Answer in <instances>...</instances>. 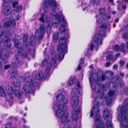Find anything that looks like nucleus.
<instances>
[{
  "mask_svg": "<svg viewBox=\"0 0 128 128\" xmlns=\"http://www.w3.org/2000/svg\"><path fill=\"white\" fill-rule=\"evenodd\" d=\"M43 5L44 6V11L41 14V16L39 20L40 21L42 22L43 23L45 22L47 23H49V25L47 26V29L49 28L50 31H51V29L50 27L48 28L49 26H50L52 25L54 28H57L58 24L56 22L52 23L51 22V19L50 18L48 17V8L49 7L50 9L53 12L51 14V16L52 17H54L52 14L54 11L56 12L55 11L57 5V2L55 0H43Z\"/></svg>",
  "mask_w": 128,
  "mask_h": 128,
  "instance_id": "f257e3e1",
  "label": "nucleus"
},
{
  "mask_svg": "<svg viewBox=\"0 0 128 128\" xmlns=\"http://www.w3.org/2000/svg\"><path fill=\"white\" fill-rule=\"evenodd\" d=\"M65 94L64 91L58 94L56 96L57 101L53 104L54 106L52 109L55 112L54 115L56 118H60L64 112L67 109L66 105L68 101L67 98H65Z\"/></svg>",
  "mask_w": 128,
  "mask_h": 128,
  "instance_id": "f03ea898",
  "label": "nucleus"
},
{
  "mask_svg": "<svg viewBox=\"0 0 128 128\" xmlns=\"http://www.w3.org/2000/svg\"><path fill=\"white\" fill-rule=\"evenodd\" d=\"M81 87L80 83L77 82V85L73 89L72 93L74 94V96H72L71 104L73 110L72 112V116L73 118L75 120H77L78 117V113L80 110V107L78 106L79 100L78 98L80 96V92Z\"/></svg>",
  "mask_w": 128,
  "mask_h": 128,
  "instance_id": "7ed1b4c3",
  "label": "nucleus"
},
{
  "mask_svg": "<svg viewBox=\"0 0 128 128\" xmlns=\"http://www.w3.org/2000/svg\"><path fill=\"white\" fill-rule=\"evenodd\" d=\"M95 75L97 77L94 78L92 74L89 75L90 82L91 84L92 90L97 93L101 91L106 90L107 88L105 85L102 84L99 86L98 84L99 81H104L105 80L103 72L99 70Z\"/></svg>",
  "mask_w": 128,
  "mask_h": 128,
  "instance_id": "20e7f679",
  "label": "nucleus"
},
{
  "mask_svg": "<svg viewBox=\"0 0 128 128\" xmlns=\"http://www.w3.org/2000/svg\"><path fill=\"white\" fill-rule=\"evenodd\" d=\"M106 28V25H102L100 27L98 34L92 38L91 44L90 46V51L93 50L94 48H96V50L98 49L99 46L102 44V39L104 36H105V32Z\"/></svg>",
  "mask_w": 128,
  "mask_h": 128,
  "instance_id": "39448f33",
  "label": "nucleus"
},
{
  "mask_svg": "<svg viewBox=\"0 0 128 128\" xmlns=\"http://www.w3.org/2000/svg\"><path fill=\"white\" fill-rule=\"evenodd\" d=\"M50 52L51 54V57L50 64L48 62L49 56L47 55H44V59L42 62V65L43 66L46 67L44 72L46 76H48L47 74H48L52 67L53 68L56 67V60L57 58H58V56L57 57L56 53L54 52V50H50Z\"/></svg>",
  "mask_w": 128,
  "mask_h": 128,
  "instance_id": "423d86ee",
  "label": "nucleus"
},
{
  "mask_svg": "<svg viewBox=\"0 0 128 128\" xmlns=\"http://www.w3.org/2000/svg\"><path fill=\"white\" fill-rule=\"evenodd\" d=\"M97 97L95 98L94 100L96 104L94 105L93 106V109L90 111V117L93 116L94 113V118L96 124L97 125L94 126L93 128H105V126L103 122L100 120V116L99 114V104L100 102H96Z\"/></svg>",
  "mask_w": 128,
  "mask_h": 128,
  "instance_id": "0eeeda50",
  "label": "nucleus"
},
{
  "mask_svg": "<svg viewBox=\"0 0 128 128\" xmlns=\"http://www.w3.org/2000/svg\"><path fill=\"white\" fill-rule=\"evenodd\" d=\"M68 34H66L62 37L59 39V45L57 46V48L58 52V57L59 60H62L64 58V54L66 53L68 51V38L69 37Z\"/></svg>",
  "mask_w": 128,
  "mask_h": 128,
  "instance_id": "6e6552de",
  "label": "nucleus"
},
{
  "mask_svg": "<svg viewBox=\"0 0 128 128\" xmlns=\"http://www.w3.org/2000/svg\"><path fill=\"white\" fill-rule=\"evenodd\" d=\"M22 78L24 82L22 88L24 91L26 93H32L33 90L32 87L38 85V80L32 76L23 77Z\"/></svg>",
  "mask_w": 128,
  "mask_h": 128,
  "instance_id": "1a4fd4ad",
  "label": "nucleus"
},
{
  "mask_svg": "<svg viewBox=\"0 0 128 128\" xmlns=\"http://www.w3.org/2000/svg\"><path fill=\"white\" fill-rule=\"evenodd\" d=\"M124 108L120 109V112L118 115V120L120 122V128H128V112L127 114Z\"/></svg>",
  "mask_w": 128,
  "mask_h": 128,
  "instance_id": "9d476101",
  "label": "nucleus"
},
{
  "mask_svg": "<svg viewBox=\"0 0 128 128\" xmlns=\"http://www.w3.org/2000/svg\"><path fill=\"white\" fill-rule=\"evenodd\" d=\"M54 14L53 12L52 14L55 17V19L57 20L61 25L59 28L60 32L61 33L64 32L66 30V22L64 20V16L62 14L59 15L57 12L54 11Z\"/></svg>",
  "mask_w": 128,
  "mask_h": 128,
  "instance_id": "9b49d317",
  "label": "nucleus"
},
{
  "mask_svg": "<svg viewBox=\"0 0 128 128\" xmlns=\"http://www.w3.org/2000/svg\"><path fill=\"white\" fill-rule=\"evenodd\" d=\"M108 96L105 97L103 93L100 94L101 98H105L106 100V104L107 106L110 105L112 100L114 99L116 97L115 90H114L110 89L108 93Z\"/></svg>",
  "mask_w": 128,
  "mask_h": 128,
  "instance_id": "f8f14e48",
  "label": "nucleus"
},
{
  "mask_svg": "<svg viewBox=\"0 0 128 128\" xmlns=\"http://www.w3.org/2000/svg\"><path fill=\"white\" fill-rule=\"evenodd\" d=\"M14 46L18 48L17 55L20 56L22 58H26L28 56L26 50H24L21 46V44L19 43L18 40H16L14 42Z\"/></svg>",
  "mask_w": 128,
  "mask_h": 128,
  "instance_id": "ddd939ff",
  "label": "nucleus"
},
{
  "mask_svg": "<svg viewBox=\"0 0 128 128\" xmlns=\"http://www.w3.org/2000/svg\"><path fill=\"white\" fill-rule=\"evenodd\" d=\"M28 35L27 34H25L23 36V45L25 48H26V50L28 53L30 54H32L34 52V50L33 46H30V48H31L32 47L33 48V49L31 50L29 48V45L28 41Z\"/></svg>",
  "mask_w": 128,
  "mask_h": 128,
  "instance_id": "4468645a",
  "label": "nucleus"
},
{
  "mask_svg": "<svg viewBox=\"0 0 128 128\" xmlns=\"http://www.w3.org/2000/svg\"><path fill=\"white\" fill-rule=\"evenodd\" d=\"M45 32L44 26L42 24L40 25L39 29L36 30L35 34L36 36H38V40H41L42 39Z\"/></svg>",
  "mask_w": 128,
  "mask_h": 128,
  "instance_id": "2eb2a0df",
  "label": "nucleus"
},
{
  "mask_svg": "<svg viewBox=\"0 0 128 128\" xmlns=\"http://www.w3.org/2000/svg\"><path fill=\"white\" fill-rule=\"evenodd\" d=\"M9 52L6 50L0 49V56L1 58L0 59V66L2 65L4 60L6 58V56L8 55Z\"/></svg>",
  "mask_w": 128,
  "mask_h": 128,
  "instance_id": "dca6fc26",
  "label": "nucleus"
},
{
  "mask_svg": "<svg viewBox=\"0 0 128 128\" xmlns=\"http://www.w3.org/2000/svg\"><path fill=\"white\" fill-rule=\"evenodd\" d=\"M113 83L112 85L113 88L116 89L118 86H122L123 82L122 81H121L120 78L118 76H116L112 79Z\"/></svg>",
  "mask_w": 128,
  "mask_h": 128,
  "instance_id": "f3484780",
  "label": "nucleus"
},
{
  "mask_svg": "<svg viewBox=\"0 0 128 128\" xmlns=\"http://www.w3.org/2000/svg\"><path fill=\"white\" fill-rule=\"evenodd\" d=\"M12 63L13 68H18L22 64V62L21 61L19 60L18 57L16 56H15L13 57L12 61Z\"/></svg>",
  "mask_w": 128,
  "mask_h": 128,
  "instance_id": "a211bd4d",
  "label": "nucleus"
},
{
  "mask_svg": "<svg viewBox=\"0 0 128 128\" xmlns=\"http://www.w3.org/2000/svg\"><path fill=\"white\" fill-rule=\"evenodd\" d=\"M12 6L14 10L16 12H19L21 11L22 9V6L20 5L16 6L18 4V0H12Z\"/></svg>",
  "mask_w": 128,
  "mask_h": 128,
  "instance_id": "6ab92c4d",
  "label": "nucleus"
},
{
  "mask_svg": "<svg viewBox=\"0 0 128 128\" xmlns=\"http://www.w3.org/2000/svg\"><path fill=\"white\" fill-rule=\"evenodd\" d=\"M68 114L67 112H64L60 118H61L62 123L61 124H63V123H65V124H70V120H67L68 117ZM66 125V124H65ZM65 125V124L64 125Z\"/></svg>",
  "mask_w": 128,
  "mask_h": 128,
  "instance_id": "aec40b11",
  "label": "nucleus"
},
{
  "mask_svg": "<svg viewBox=\"0 0 128 128\" xmlns=\"http://www.w3.org/2000/svg\"><path fill=\"white\" fill-rule=\"evenodd\" d=\"M125 44L124 43H122L120 46L117 45L115 46L114 47V49L116 51H121L124 53L125 52Z\"/></svg>",
  "mask_w": 128,
  "mask_h": 128,
  "instance_id": "412c9836",
  "label": "nucleus"
},
{
  "mask_svg": "<svg viewBox=\"0 0 128 128\" xmlns=\"http://www.w3.org/2000/svg\"><path fill=\"white\" fill-rule=\"evenodd\" d=\"M14 92L12 88H10L9 89L8 92V95L6 97V100L7 101L10 102L13 100V97L12 95Z\"/></svg>",
  "mask_w": 128,
  "mask_h": 128,
  "instance_id": "4be33fe9",
  "label": "nucleus"
},
{
  "mask_svg": "<svg viewBox=\"0 0 128 128\" xmlns=\"http://www.w3.org/2000/svg\"><path fill=\"white\" fill-rule=\"evenodd\" d=\"M20 17L18 14H16L14 13H11L10 20L12 22H15L19 20Z\"/></svg>",
  "mask_w": 128,
  "mask_h": 128,
  "instance_id": "5701e85b",
  "label": "nucleus"
},
{
  "mask_svg": "<svg viewBox=\"0 0 128 128\" xmlns=\"http://www.w3.org/2000/svg\"><path fill=\"white\" fill-rule=\"evenodd\" d=\"M16 25V23L15 22H12L10 20L5 22L4 23V27L5 28H8L12 26L13 27H14Z\"/></svg>",
  "mask_w": 128,
  "mask_h": 128,
  "instance_id": "b1692460",
  "label": "nucleus"
},
{
  "mask_svg": "<svg viewBox=\"0 0 128 128\" xmlns=\"http://www.w3.org/2000/svg\"><path fill=\"white\" fill-rule=\"evenodd\" d=\"M117 2L118 4V7L117 10L119 11L121 10L122 9L121 7L122 6L124 10L126 9V3L124 2H120V0H118L117 1Z\"/></svg>",
  "mask_w": 128,
  "mask_h": 128,
  "instance_id": "393cba45",
  "label": "nucleus"
},
{
  "mask_svg": "<svg viewBox=\"0 0 128 128\" xmlns=\"http://www.w3.org/2000/svg\"><path fill=\"white\" fill-rule=\"evenodd\" d=\"M83 2V0H78V1L77 5L79 6V7H82L83 10L84 11L87 7V4L86 3H84V4L82 5Z\"/></svg>",
  "mask_w": 128,
  "mask_h": 128,
  "instance_id": "a878e982",
  "label": "nucleus"
},
{
  "mask_svg": "<svg viewBox=\"0 0 128 128\" xmlns=\"http://www.w3.org/2000/svg\"><path fill=\"white\" fill-rule=\"evenodd\" d=\"M4 37L6 39L4 43L5 46L8 48H9L11 45L10 39L8 38H7L6 36H4L3 37Z\"/></svg>",
  "mask_w": 128,
  "mask_h": 128,
  "instance_id": "bb28decb",
  "label": "nucleus"
},
{
  "mask_svg": "<svg viewBox=\"0 0 128 128\" xmlns=\"http://www.w3.org/2000/svg\"><path fill=\"white\" fill-rule=\"evenodd\" d=\"M122 107L124 108V110H125L126 111V112L127 114V112H128V98L126 99L124 102L121 108Z\"/></svg>",
  "mask_w": 128,
  "mask_h": 128,
  "instance_id": "cd10ccee",
  "label": "nucleus"
},
{
  "mask_svg": "<svg viewBox=\"0 0 128 128\" xmlns=\"http://www.w3.org/2000/svg\"><path fill=\"white\" fill-rule=\"evenodd\" d=\"M90 3L89 6L94 5L95 4L96 5L100 4L101 0H90Z\"/></svg>",
  "mask_w": 128,
  "mask_h": 128,
  "instance_id": "c85d7f7f",
  "label": "nucleus"
},
{
  "mask_svg": "<svg viewBox=\"0 0 128 128\" xmlns=\"http://www.w3.org/2000/svg\"><path fill=\"white\" fill-rule=\"evenodd\" d=\"M109 110L106 108L104 110L103 113V116L105 119H107L109 116Z\"/></svg>",
  "mask_w": 128,
  "mask_h": 128,
  "instance_id": "c756f323",
  "label": "nucleus"
},
{
  "mask_svg": "<svg viewBox=\"0 0 128 128\" xmlns=\"http://www.w3.org/2000/svg\"><path fill=\"white\" fill-rule=\"evenodd\" d=\"M2 24L0 23V40L1 42H2L4 40V34L3 31L2 30Z\"/></svg>",
  "mask_w": 128,
  "mask_h": 128,
  "instance_id": "7c9ffc66",
  "label": "nucleus"
},
{
  "mask_svg": "<svg viewBox=\"0 0 128 128\" xmlns=\"http://www.w3.org/2000/svg\"><path fill=\"white\" fill-rule=\"evenodd\" d=\"M11 11L9 7H5L3 10V14L6 16H8L10 14H11Z\"/></svg>",
  "mask_w": 128,
  "mask_h": 128,
  "instance_id": "2f4dec72",
  "label": "nucleus"
},
{
  "mask_svg": "<svg viewBox=\"0 0 128 128\" xmlns=\"http://www.w3.org/2000/svg\"><path fill=\"white\" fill-rule=\"evenodd\" d=\"M58 37V32H56L53 35V39L52 40V42L54 43L56 42Z\"/></svg>",
  "mask_w": 128,
  "mask_h": 128,
  "instance_id": "473e14b6",
  "label": "nucleus"
},
{
  "mask_svg": "<svg viewBox=\"0 0 128 128\" xmlns=\"http://www.w3.org/2000/svg\"><path fill=\"white\" fill-rule=\"evenodd\" d=\"M113 72L110 71H108L106 72L104 76L108 78H112L113 75Z\"/></svg>",
  "mask_w": 128,
  "mask_h": 128,
  "instance_id": "72a5a7b5",
  "label": "nucleus"
},
{
  "mask_svg": "<svg viewBox=\"0 0 128 128\" xmlns=\"http://www.w3.org/2000/svg\"><path fill=\"white\" fill-rule=\"evenodd\" d=\"M6 95V93L5 92L4 89L2 86H0V96L2 97H4Z\"/></svg>",
  "mask_w": 128,
  "mask_h": 128,
  "instance_id": "f704fd0d",
  "label": "nucleus"
},
{
  "mask_svg": "<svg viewBox=\"0 0 128 128\" xmlns=\"http://www.w3.org/2000/svg\"><path fill=\"white\" fill-rule=\"evenodd\" d=\"M15 95L18 98H20L22 96V93L19 90H16L14 92Z\"/></svg>",
  "mask_w": 128,
  "mask_h": 128,
  "instance_id": "c9c22d12",
  "label": "nucleus"
},
{
  "mask_svg": "<svg viewBox=\"0 0 128 128\" xmlns=\"http://www.w3.org/2000/svg\"><path fill=\"white\" fill-rule=\"evenodd\" d=\"M106 127L107 128H113L111 120H108L106 122Z\"/></svg>",
  "mask_w": 128,
  "mask_h": 128,
  "instance_id": "e433bc0d",
  "label": "nucleus"
},
{
  "mask_svg": "<svg viewBox=\"0 0 128 128\" xmlns=\"http://www.w3.org/2000/svg\"><path fill=\"white\" fill-rule=\"evenodd\" d=\"M43 77V73L41 71H38V74L36 76V77L37 79H41Z\"/></svg>",
  "mask_w": 128,
  "mask_h": 128,
  "instance_id": "4c0bfd02",
  "label": "nucleus"
},
{
  "mask_svg": "<svg viewBox=\"0 0 128 128\" xmlns=\"http://www.w3.org/2000/svg\"><path fill=\"white\" fill-rule=\"evenodd\" d=\"M84 58H82L80 59V61L79 62V64L77 68L78 70H80L82 65L84 63Z\"/></svg>",
  "mask_w": 128,
  "mask_h": 128,
  "instance_id": "58836bf2",
  "label": "nucleus"
},
{
  "mask_svg": "<svg viewBox=\"0 0 128 128\" xmlns=\"http://www.w3.org/2000/svg\"><path fill=\"white\" fill-rule=\"evenodd\" d=\"M18 76V73L16 71H13L11 77V78L12 79L15 78Z\"/></svg>",
  "mask_w": 128,
  "mask_h": 128,
  "instance_id": "ea45409f",
  "label": "nucleus"
},
{
  "mask_svg": "<svg viewBox=\"0 0 128 128\" xmlns=\"http://www.w3.org/2000/svg\"><path fill=\"white\" fill-rule=\"evenodd\" d=\"M113 53L112 52H110V54L108 55L106 57V59L107 60H111L112 58Z\"/></svg>",
  "mask_w": 128,
  "mask_h": 128,
  "instance_id": "a19ab883",
  "label": "nucleus"
},
{
  "mask_svg": "<svg viewBox=\"0 0 128 128\" xmlns=\"http://www.w3.org/2000/svg\"><path fill=\"white\" fill-rule=\"evenodd\" d=\"M105 21V20L102 18H99L98 20H96V22L98 24H101L104 23Z\"/></svg>",
  "mask_w": 128,
  "mask_h": 128,
  "instance_id": "79ce46f5",
  "label": "nucleus"
},
{
  "mask_svg": "<svg viewBox=\"0 0 128 128\" xmlns=\"http://www.w3.org/2000/svg\"><path fill=\"white\" fill-rule=\"evenodd\" d=\"M105 10L104 8L101 9L99 11V13L101 15H104L105 14Z\"/></svg>",
  "mask_w": 128,
  "mask_h": 128,
  "instance_id": "37998d69",
  "label": "nucleus"
},
{
  "mask_svg": "<svg viewBox=\"0 0 128 128\" xmlns=\"http://www.w3.org/2000/svg\"><path fill=\"white\" fill-rule=\"evenodd\" d=\"M74 83V80L70 79L67 82V84L68 85H72Z\"/></svg>",
  "mask_w": 128,
  "mask_h": 128,
  "instance_id": "c03bdc74",
  "label": "nucleus"
},
{
  "mask_svg": "<svg viewBox=\"0 0 128 128\" xmlns=\"http://www.w3.org/2000/svg\"><path fill=\"white\" fill-rule=\"evenodd\" d=\"M13 85L16 87H20V86L21 84L20 82H17L16 83L14 82Z\"/></svg>",
  "mask_w": 128,
  "mask_h": 128,
  "instance_id": "a18cd8bd",
  "label": "nucleus"
},
{
  "mask_svg": "<svg viewBox=\"0 0 128 128\" xmlns=\"http://www.w3.org/2000/svg\"><path fill=\"white\" fill-rule=\"evenodd\" d=\"M124 93L126 95L128 94V88H126L124 90Z\"/></svg>",
  "mask_w": 128,
  "mask_h": 128,
  "instance_id": "49530a36",
  "label": "nucleus"
},
{
  "mask_svg": "<svg viewBox=\"0 0 128 128\" xmlns=\"http://www.w3.org/2000/svg\"><path fill=\"white\" fill-rule=\"evenodd\" d=\"M11 126V124L10 123H8L6 124L5 127L4 128H10Z\"/></svg>",
  "mask_w": 128,
  "mask_h": 128,
  "instance_id": "de8ad7c7",
  "label": "nucleus"
},
{
  "mask_svg": "<svg viewBox=\"0 0 128 128\" xmlns=\"http://www.w3.org/2000/svg\"><path fill=\"white\" fill-rule=\"evenodd\" d=\"M125 63V61L123 60H120L119 62V64L120 65L124 66Z\"/></svg>",
  "mask_w": 128,
  "mask_h": 128,
  "instance_id": "09e8293b",
  "label": "nucleus"
},
{
  "mask_svg": "<svg viewBox=\"0 0 128 128\" xmlns=\"http://www.w3.org/2000/svg\"><path fill=\"white\" fill-rule=\"evenodd\" d=\"M123 38L125 39H128V35L126 34H122Z\"/></svg>",
  "mask_w": 128,
  "mask_h": 128,
  "instance_id": "8fccbe9b",
  "label": "nucleus"
},
{
  "mask_svg": "<svg viewBox=\"0 0 128 128\" xmlns=\"http://www.w3.org/2000/svg\"><path fill=\"white\" fill-rule=\"evenodd\" d=\"M112 68L114 70H116L118 68V65L116 64H114Z\"/></svg>",
  "mask_w": 128,
  "mask_h": 128,
  "instance_id": "3c124183",
  "label": "nucleus"
},
{
  "mask_svg": "<svg viewBox=\"0 0 128 128\" xmlns=\"http://www.w3.org/2000/svg\"><path fill=\"white\" fill-rule=\"evenodd\" d=\"M120 55V54L119 53H117L115 55V60H116L118 57H119Z\"/></svg>",
  "mask_w": 128,
  "mask_h": 128,
  "instance_id": "603ef678",
  "label": "nucleus"
},
{
  "mask_svg": "<svg viewBox=\"0 0 128 128\" xmlns=\"http://www.w3.org/2000/svg\"><path fill=\"white\" fill-rule=\"evenodd\" d=\"M10 65H6L4 66V68L5 69H8L10 67Z\"/></svg>",
  "mask_w": 128,
  "mask_h": 128,
  "instance_id": "864d4df0",
  "label": "nucleus"
},
{
  "mask_svg": "<svg viewBox=\"0 0 128 128\" xmlns=\"http://www.w3.org/2000/svg\"><path fill=\"white\" fill-rule=\"evenodd\" d=\"M110 62H107L106 63V67H108L110 65Z\"/></svg>",
  "mask_w": 128,
  "mask_h": 128,
  "instance_id": "5fc2aeb1",
  "label": "nucleus"
},
{
  "mask_svg": "<svg viewBox=\"0 0 128 128\" xmlns=\"http://www.w3.org/2000/svg\"><path fill=\"white\" fill-rule=\"evenodd\" d=\"M63 128H70L69 126L68 125H64Z\"/></svg>",
  "mask_w": 128,
  "mask_h": 128,
  "instance_id": "6e6d98bb",
  "label": "nucleus"
},
{
  "mask_svg": "<svg viewBox=\"0 0 128 128\" xmlns=\"http://www.w3.org/2000/svg\"><path fill=\"white\" fill-rule=\"evenodd\" d=\"M120 66H119L120 68L121 69H122L124 68V66L122 65H120Z\"/></svg>",
  "mask_w": 128,
  "mask_h": 128,
  "instance_id": "4d7b16f0",
  "label": "nucleus"
},
{
  "mask_svg": "<svg viewBox=\"0 0 128 128\" xmlns=\"http://www.w3.org/2000/svg\"><path fill=\"white\" fill-rule=\"evenodd\" d=\"M119 20V18H116L115 20V21L116 22H118Z\"/></svg>",
  "mask_w": 128,
  "mask_h": 128,
  "instance_id": "13d9d810",
  "label": "nucleus"
},
{
  "mask_svg": "<svg viewBox=\"0 0 128 128\" xmlns=\"http://www.w3.org/2000/svg\"><path fill=\"white\" fill-rule=\"evenodd\" d=\"M112 14H116V11H113L112 12Z\"/></svg>",
  "mask_w": 128,
  "mask_h": 128,
  "instance_id": "bf43d9fd",
  "label": "nucleus"
},
{
  "mask_svg": "<svg viewBox=\"0 0 128 128\" xmlns=\"http://www.w3.org/2000/svg\"><path fill=\"white\" fill-rule=\"evenodd\" d=\"M126 47L128 49V41L126 42Z\"/></svg>",
  "mask_w": 128,
  "mask_h": 128,
  "instance_id": "052dcab7",
  "label": "nucleus"
},
{
  "mask_svg": "<svg viewBox=\"0 0 128 128\" xmlns=\"http://www.w3.org/2000/svg\"><path fill=\"white\" fill-rule=\"evenodd\" d=\"M107 18H108V19H110L111 18V16L110 15L108 16L107 17Z\"/></svg>",
  "mask_w": 128,
  "mask_h": 128,
  "instance_id": "680f3d73",
  "label": "nucleus"
},
{
  "mask_svg": "<svg viewBox=\"0 0 128 128\" xmlns=\"http://www.w3.org/2000/svg\"><path fill=\"white\" fill-rule=\"evenodd\" d=\"M120 74L122 76H123L124 75V74L122 72H120Z\"/></svg>",
  "mask_w": 128,
  "mask_h": 128,
  "instance_id": "e2e57ef3",
  "label": "nucleus"
},
{
  "mask_svg": "<svg viewBox=\"0 0 128 128\" xmlns=\"http://www.w3.org/2000/svg\"><path fill=\"white\" fill-rule=\"evenodd\" d=\"M124 1L123 2H124V3H126V2H128V0H123Z\"/></svg>",
  "mask_w": 128,
  "mask_h": 128,
  "instance_id": "0e129e2a",
  "label": "nucleus"
},
{
  "mask_svg": "<svg viewBox=\"0 0 128 128\" xmlns=\"http://www.w3.org/2000/svg\"><path fill=\"white\" fill-rule=\"evenodd\" d=\"M108 1L110 3L111 2H112L113 1V0H108Z\"/></svg>",
  "mask_w": 128,
  "mask_h": 128,
  "instance_id": "69168bd1",
  "label": "nucleus"
},
{
  "mask_svg": "<svg viewBox=\"0 0 128 128\" xmlns=\"http://www.w3.org/2000/svg\"><path fill=\"white\" fill-rule=\"evenodd\" d=\"M92 66H93L92 65H90L89 66V68H92Z\"/></svg>",
  "mask_w": 128,
  "mask_h": 128,
  "instance_id": "338daca9",
  "label": "nucleus"
},
{
  "mask_svg": "<svg viewBox=\"0 0 128 128\" xmlns=\"http://www.w3.org/2000/svg\"><path fill=\"white\" fill-rule=\"evenodd\" d=\"M126 66L127 68H128V62L126 64Z\"/></svg>",
  "mask_w": 128,
  "mask_h": 128,
  "instance_id": "774afa93",
  "label": "nucleus"
}]
</instances>
